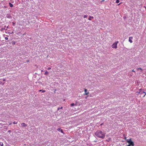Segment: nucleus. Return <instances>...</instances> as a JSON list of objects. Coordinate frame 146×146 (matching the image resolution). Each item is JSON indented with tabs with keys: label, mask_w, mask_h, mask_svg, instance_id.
Masks as SVG:
<instances>
[{
	"label": "nucleus",
	"mask_w": 146,
	"mask_h": 146,
	"mask_svg": "<svg viewBox=\"0 0 146 146\" xmlns=\"http://www.w3.org/2000/svg\"><path fill=\"white\" fill-rule=\"evenodd\" d=\"M13 123L14 124H17V122L15 121H14L13 122Z\"/></svg>",
	"instance_id": "obj_18"
},
{
	"label": "nucleus",
	"mask_w": 146,
	"mask_h": 146,
	"mask_svg": "<svg viewBox=\"0 0 146 146\" xmlns=\"http://www.w3.org/2000/svg\"><path fill=\"white\" fill-rule=\"evenodd\" d=\"M21 125L22 127H26L27 126V125L25 124L24 123H22L21 124Z\"/></svg>",
	"instance_id": "obj_8"
},
{
	"label": "nucleus",
	"mask_w": 146,
	"mask_h": 146,
	"mask_svg": "<svg viewBox=\"0 0 146 146\" xmlns=\"http://www.w3.org/2000/svg\"><path fill=\"white\" fill-rule=\"evenodd\" d=\"M127 142L129 143V145L132 146H134V143L132 141L131 139H130L129 140L127 141Z\"/></svg>",
	"instance_id": "obj_2"
},
{
	"label": "nucleus",
	"mask_w": 146,
	"mask_h": 146,
	"mask_svg": "<svg viewBox=\"0 0 146 146\" xmlns=\"http://www.w3.org/2000/svg\"><path fill=\"white\" fill-rule=\"evenodd\" d=\"M60 131L61 133H63V134H64V133L62 129H60Z\"/></svg>",
	"instance_id": "obj_14"
},
{
	"label": "nucleus",
	"mask_w": 146,
	"mask_h": 146,
	"mask_svg": "<svg viewBox=\"0 0 146 146\" xmlns=\"http://www.w3.org/2000/svg\"><path fill=\"white\" fill-rule=\"evenodd\" d=\"M5 39L6 40H7V39H8V38L7 37H5Z\"/></svg>",
	"instance_id": "obj_23"
},
{
	"label": "nucleus",
	"mask_w": 146,
	"mask_h": 146,
	"mask_svg": "<svg viewBox=\"0 0 146 146\" xmlns=\"http://www.w3.org/2000/svg\"><path fill=\"white\" fill-rule=\"evenodd\" d=\"M29 62V60H28V61H27V62Z\"/></svg>",
	"instance_id": "obj_33"
},
{
	"label": "nucleus",
	"mask_w": 146,
	"mask_h": 146,
	"mask_svg": "<svg viewBox=\"0 0 146 146\" xmlns=\"http://www.w3.org/2000/svg\"><path fill=\"white\" fill-rule=\"evenodd\" d=\"M120 3H119V4H118V5H120Z\"/></svg>",
	"instance_id": "obj_35"
},
{
	"label": "nucleus",
	"mask_w": 146,
	"mask_h": 146,
	"mask_svg": "<svg viewBox=\"0 0 146 146\" xmlns=\"http://www.w3.org/2000/svg\"><path fill=\"white\" fill-rule=\"evenodd\" d=\"M74 103H72V104H71V106H74Z\"/></svg>",
	"instance_id": "obj_21"
},
{
	"label": "nucleus",
	"mask_w": 146,
	"mask_h": 146,
	"mask_svg": "<svg viewBox=\"0 0 146 146\" xmlns=\"http://www.w3.org/2000/svg\"><path fill=\"white\" fill-rule=\"evenodd\" d=\"M95 135L97 137L104 139L105 137V135L104 133L100 131H98L95 133Z\"/></svg>",
	"instance_id": "obj_1"
},
{
	"label": "nucleus",
	"mask_w": 146,
	"mask_h": 146,
	"mask_svg": "<svg viewBox=\"0 0 146 146\" xmlns=\"http://www.w3.org/2000/svg\"><path fill=\"white\" fill-rule=\"evenodd\" d=\"M132 71L133 72H135V71L134 70H132Z\"/></svg>",
	"instance_id": "obj_27"
},
{
	"label": "nucleus",
	"mask_w": 146,
	"mask_h": 146,
	"mask_svg": "<svg viewBox=\"0 0 146 146\" xmlns=\"http://www.w3.org/2000/svg\"><path fill=\"white\" fill-rule=\"evenodd\" d=\"M137 70H139V73L141 74V73L142 72V69L141 68H137Z\"/></svg>",
	"instance_id": "obj_6"
},
{
	"label": "nucleus",
	"mask_w": 146,
	"mask_h": 146,
	"mask_svg": "<svg viewBox=\"0 0 146 146\" xmlns=\"http://www.w3.org/2000/svg\"><path fill=\"white\" fill-rule=\"evenodd\" d=\"M87 90L86 88L84 89V91L85 93L84 94V95H88L89 94V92H87Z\"/></svg>",
	"instance_id": "obj_4"
},
{
	"label": "nucleus",
	"mask_w": 146,
	"mask_h": 146,
	"mask_svg": "<svg viewBox=\"0 0 146 146\" xmlns=\"http://www.w3.org/2000/svg\"><path fill=\"white\" fill-rule=\"evenodd\" d=\"M94 17L93 16H90L88 18V20H91V19H93Z\"/></svg>",
	"instance_id": "obj_9"
},
{
	"label": "nucleus",
	"mask_w": 146,
	"mask_h": 146,
	"mask_svg": "<svg viewBox=\"0 0 146 146\" xmlns=\"http://www.w3.org/2000/svg\"><path fill=\"white\" fill-rule=\"evenodd\" d=\"M8 123L9 125H10L12 124L11 121L8 122Z\"/></svg>",
	"instance_id": "obj_20"
},
{
	"label": "nucleus",
	"mask_w": 146,
	"mask_h": 146,
	"mask_svg": "<svg viewBox=\"0 0 146 146\" xmlns=\"http://www.w3.org/2000/svg\"><path fill=\"white\" fill-rule=\"evenodd\" d=\"M141 89H140L139 90V92H136V93H137V94L139 95V94H140V93L141 91Z\"/></svg>",
	"instance_id": "obj_13"
},
{
	"label": "nucleus",
	"mask_w": 146,
	"mask_h": 146,
	"mask_svg": "<svg viewBox=\"0 0 146 146\" xmlns=\"http://www.w3.org/2000/svg\"><path fill=\"white\" fill-rule=\"evenodd\" d=\"M57 130L58 131H60V129L59 128H58L57 129Z\"/></svg>",
	"instance_id": "obj_24"
},
{
	"label": "nucleus",
	"mask_w": 146,
	"mask_h": 146,
	"mask_svg": "<svg viewBox=\"0 0 146 146\" xmlns=\"http://www.w3.org/2000/svg\"><path fill=\"white\" fill-rule=\"evenodd\" d=\"M3 143L1 142H0V146H3Z\"/></svg>",
	"instance_id": "obj_15"
},
{
	"label": "nucleus",
	"mask_w": 146,
	"mask_h": 146,
	"mask_svg": "<svg viewBox=\"0 0 146 146\" xmlns=\"http://www.w3.org/2000/svg\"><path fill=\"white\" fill-rule=\"evenodd\" d=\"M50 69H51V68H50V67L48 69V70H50Z\"/></svg>",
	"instance_id": "obj_28"
},
{
	"label": "nucleus",
	"mask_w": 146,
	"mask_h": 146,
	"mask_svg": "<svg viewBox=\"0 0 146 146\" xmlns=\"http://www.w3.org/2000/svg\"><path fill=\"white\" fill-rule=\"evenodd\" d=\"M144 7H145V8L146 9V7L144 6Z\"/></svg>",
	"instance_id": "obj_32"
},
{
	"label": "nucleus",
	"mask_w": 146,
	"mask_h": 146,
	"mask_svg": "<svg viewBox=\"0 0 146 146\" xmlns=\"http://www.w3.org/2000/svg\"><path fill=\"white\" fill-rule=\"evenodd\" d=\"M13 44H15V42H14Z\"/></svg>",
	"instance_id": "obj_34"
},
{
	"label": "nucleus",
	"mask_w": 146,
	"mask_h": 146,
	"mask_svg": "<svg viewBox=\"0 0 146 146\" xmlns=\"http://www.w3.org/2000/svg\"><path fill=\"white\" fill-rule=\"evenodd\" d=\"M104 1H105V0H102V1H101V2L102 3V2H104Z\"/></svg>",
	"instance_id": "obj_26"
},
{
	"label": "nucleus",
	"mask_w": 146,
	"mask_h": 146,
	"mask_svg": "<svg viewBox=\"0 0 146 146\" xmlns=\"http://www.w3.org/2000/svg\"><path fill=\"white\" fill-rule=\"evenodd\" d=\"M5 79H4L3 80V81H5Z\"/></svg>",
	"instance_id": "obj_31"
},
{
	"label": "nucleus",
	"mask_w": 146,
	"mask_h": 146,
	"mask_svg": "<svg viewBox=\"0 0 146 146\" xmlns=\"http://www.w3.org/2000/svg\"><path fill=\"white\" fill-rule=\"evenodd\" d=\"M129 41L131 43L133 42V41L131 39H133V37L132 36H130L129 38Z\"/></svg>",
	"instance_id": "obj_5"
},
{
	"label": "nucleus",
	"mask_w": 146,
	"mask_h": 146,
	"mask_svg": "<svg viewBox=\"0 0 146 146\" xmlns=\"http://www.w3.org/2000/svg\"><path fill=\"white\" fill-rule=\"evenodd\" d=\"M116 3H118L119 2V0H116Z\"/></svg>",
	"instance_id": "obj_19"
},
{
	"label": "nucleus",
	"mask_w": 146,
	"mask_h": 146,
	"mask_svg": "<svg viewBox=\"0 0 146 146\" xmlns=\"http://www.w3.org/2000/svg\"><path fill=\"white\" fill-rule=\"evenodd\" d=\"M9 6L10 7H13V5L12 4H11V3H9Z\"/></svg>",
	"instance_id": "obj_10"
},
{
	"label": "nucleus",
	"mask_w": 146,
	"mask_h": 146,
	"mask_svg": "<svg viewBox=\"0 0 146 146\" xmlns=\"http://www.w3.org/2000/svg\"><path fill=\"white\" fill-rule=\"evenodd\" d=\"M62 107H61L60 108H58L57 109V110H60V109H62Z\"/></svg>",
	"instance_id": "obj_16"
},
{
	"label": "nucleus",
	"mask_w": 146,
	"mask_h": 146,
	"mask_svg": "<svg viewBox=\"0 0 146 146\" xmlns=\"http://www.w3.org/2000/svg\"><path fill=\"white\" fill-rule=\"evenodd\" d=\"M87 98H88V96L85 97V98L86 99H87Z\"/></svg>",
	"instance_id": "obj_29"
},
{
	"label": "nucleus",
	"mask_w": 146,
	"mask_h": 146,
	"mask_svg": "<svg viewBox=\"0 0 146 146\" xmlns=\"http://www.w3.org/2000/svg\"><path fill=\"white\" fill-rule=\"evenodd\" d=\"M8 132H9V133H11V131L10 130H9L8 131Z\"/></svg>",
	"instance_id": "obj_25"
},
{
	"label": "nucleus",
	"mask_w": 146,
	"mask_h": 146,
	"mask_svg": "<svg viewBox=\"0 0 146 146\" xmlns=\"http://www.w3.org/2000/svg\"><path fill=\"white\" fill-rule=\"evenodd\" d=\"M118 42V41H117L116 42H115L114 43L113 45H112V47L113 48H116L117 47V45Z\"/></svg>",
	"instance_id": "obj_3"
},
{
	"label": "nucleus",
	"mask_w": 146,
	"mask_h": 146,
	"mask_svg": "<svg viewBox=\"0 0 146 146\" xmlns=\"http://www.w3.org/2000/svg\"><path fill=\"white\" fill-rule=\"evenodd\" d=\"M143 93L145 94L144 95V96L143 97H144L146 95V93L144 91H143L142 92H141H141L140 93L141 94H143Z\"/></svg>",
	"instance_id": "obj_7"
},
{
	"label": "nucleus",
	"mask_w": 146,
	"mask_h": 146,
	"mask_svg": "<svg viewBox=\"0 0 146 146\" xmlns=\"http://www.w3.org/2000/svg\"><path fill=\"white\" fill-rule=\"evenodd\" d=\"M12 24L13 25V26H15V23H14V22H12Z\"/></svg>",
	"instance_id": "obj_17"
},
{
	"label": "nucleus",
	"mask_w": 146,
	"mask_h": 146,
	"mask_svg": "<svg viewBox=\"0 0 146 146\" xmlns=\"http://www.w3.org/2000/svg\"><path fill=\"white\" fill-rule=\"evenodd\" d=\"M48 71H46L44 73V74L45 75H48Z\"/></svg>",
	"instance_id": "obj_12"
},
{
	"label": "nucleus",
	"mask_w": 146,
	"mask_h": 146,
	"mask_svg": "<svg viewBox=\"0 0 146 146\" xmlns=\"http://www.w3.org/2000/svg\"><path fill=\"white\" fill-rule=\"evenodd\" d=\"M39 92H41H41H42L43 93H44V92H45V90H39Z\"/></svg>",
	"instance_id": "obj_11"
},
{
	"label": "nucleus",
	"mask_w": 146,
	"mask_h": 146,
	"mask_svg": "<svg viewBox=\"0 0 146 146\" xmlns=\"http://www.w3.org/2000/svg\"><path fill=\"white\" fill-rule=\"evenodd\" d=\"M87 15H84V18H87Z\"/></svg>",
	"instance_id": "obj_22"
},
{
	"label": "nucleus",
	"mask_w": 146,
	"mask_h": 146,
	"mask_svg": "<svg viewBox=\"0 0 146 146\" xmlns=\"http://www.w3.org/2000/svg\"><path fill=\"white\" fill-rule=\"evenodd\" d=\"M103 124V123H101V124H100V125H101V126H102Z\"/></svg>",
	"instance_id": "obj_30"
}]
</instances>
